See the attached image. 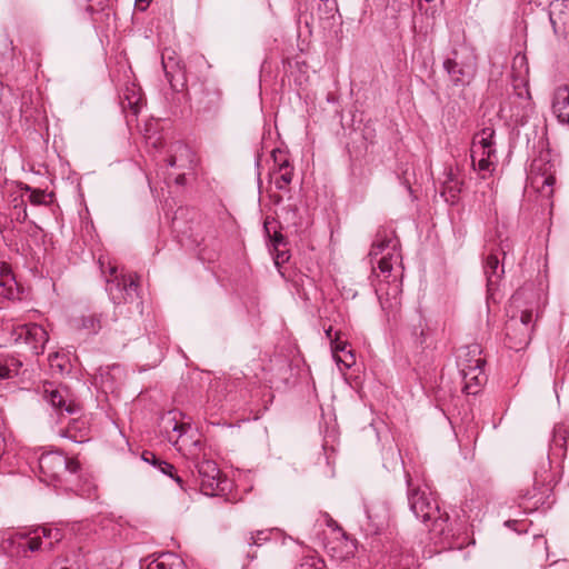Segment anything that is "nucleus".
Here are the masks:
<instances>
[{
	"label": "nucleus",
	"instance_id": "obj_1",
	"mask_svg": "<svg viewBox=\"0 0 569 569\" xmlns=\"http://www.w3.org/2000/svg\"><path fill=\"white\" fill-rule=\"evenodd\" d=\"M40 479L48 483H74L78 496L87 499L96 497L97 486L87 475L82 473L80 462L67 457L60 450L43 452L38 460Z\"/></svg>",
	"mask_w": 569,
	"mask_h": 569
},
{
	"label": "nucleus",
	"instance_id": "obj_2",
	"mask_svg": "<svg viewBox=\"0 0 569 569\" xmlns=\"http://www.w3.org/2000/svg\"><path fill=\"white\" fill-rule=\"evenodd\" d=\"M405 478L410 510L423 523H428L440 510L433 493L425 481L413 478L408 471Z\"/></svg>",
	"mask_w": 569,
	"mask_h": 569
},
{
	"label": "nucleus",
	"instance_id": "obj_3",
	"mask_svg": "<svg viewBox=\"0 0 569 569\" xmlns=\"http://www.w3.org/2000/svg\"><path fill=\"white\" fill-rule=\"evenodd\" d=\"M1 331L8 333V342L24 345L34 356L43 353L44 347L49 340L47 330L38 323L2 321Z\"/></svg>",
	"mask_w": 569,
	"mask_h": 569
},
{
	"label": "nucleus",
	"instance_id": "obj_4",
	"mask_svg": "<svg viewBox=\"0 0 569 569\" xmlns=\"http://www.w3.org/2000/svg\"><path fill=\"white\" fill-rule=\"evenodd\" d=\"M500 112L505 113L515 124L523 126L528 121L533 112V102L528 83L523 78L513 80V92L500 106Z\"/></svg>",
	"mask_w": 569,
	"mask_h": 569
},
{
	"label": "nucleus",
	"instance_id": "obj_5",
	"mask_svg": "<svg viewBox=\"0 0 569 569\" xmlns=\"http://www.w3.org/2000/svg\"><path fill=\"white\" fill-rule=\"evenodd\" d=\"M187 94L193 102L197 114L203 120H212L219 114L222 107V92L213 83L208 81L193 83Z\"/></svg>",
	"mask_w": 569,
	"mask_h": 569
},
{
	"label": "nucleus",
	"instance_id": "obj_6",
	"mask_svg": "<svg viewBox=\"0 0 569 569\" xmlns=\"http://www.w3.org/2000/svg\"><path fill=\"white\" fill-rule=\"evenodd\" d=\"M106 290L114 305L130 303L138 298L139 277L134 273H118L117 267L109 268Z\"/></svg>",
	"mask_w": 569,
	"mask_h": 569
},
{
	"label": "nucleus",
	"instance_id": "obj_7",
	"mask_svg": "<svg viewBox=\"0 0 569 569\" xmlns=\"http://www.w3.org/2000/svg\"><path fill=\"white\" fill-rule=\"evenodd\" d=\"M376 293L378 296L381 309L386 316L388 322L397 321L401 311V281L399 280V274L391 273L390 278H386L380 280L378 287L376 288Z\"/></svg>",
	"mask_w": 569,
	"mask_h": 569
},
{
	"label": "nucleus",
	"instance_id": "obj_8",
	"mask_svg": "<svg viewBox=\"0 0 569 569\" xmlns=\"http://www.w3.org/2000/svg\"><path fill=\"white\" fill-rule=\"evenodd\" d=\"M452 57L443 61V69L447 71L451 83L455 87H467L473 80L477 72V58L472 52H451Z\"/></svg>",
	"mask_w": 569,
	"mask_h": 569
},
{
	"label": "nucleus",
	"instance_id": "obj_9",
	"mask_svg": "<svg viewBox=\"0 0 569 569\" xmlns=\"http://www.w3.org/2000/svg\"><path fill=\"white\" fill-rule=\"evenodd\" d=\"M398 239L393 231L379 230L376 234V239L371 246L369 256L375 258L381 254L385 250L387 253L378 261V269L380 274L386 278H390L393 271V263L398 262L400 254L397 252Z\"/></svg>",
	"mask_w": 569,
	"mask_h": 569
},
{
	"label": "nucleus",
	"instance_id": "obj_10",
	"mask_svg": "<svg viewBox=\"0 0 569 569\" xmlns=\"http://www.w3.org/2000/svg\"><path fill=\"white\" fill-rule=\"evenodd\" d=\"M430 538L436 542L442 545L443 548H461L465 539L460 541V529L456 528L450 522L449 515L446 511L439 510V513L426 523Z\"/></svg>",
	"mask_w": 569,
	"mask_h": 569
},
{
	"label": "nucleus",
	"instance_id": "obj_11",
	"mask_svg": "<svg viewBox=\"0 0 569 569\" xmlns=\"http://www.w3.org/2000/svg\"><path fill=\"white\" fill-rule=\"evenodd\" d=\"M43 398L58 412L76 415L81 412L82 408L74 393L64 385L46 382L42 390Z\"/></svg>",
	"mask_w": 569,
	"mask_h": 569
},
{
	"label": "nucleus",
	"instance_id": "obj_12",
	"mask_svg": "<svg viewBox=\"0 0 569 569\" xmlns=\"http://www.w3.org/2000/svg\"><path fill=\"white\" fill-rule=\"evenodd\" d=\"M22 541L21 547H27L30 551L52 550L54 545L63 538V532L58 528L38 527L32 532L19 533L17 536Z\"/></svg>",
	"mask_w": 569,
	"mask_h": 569
},
{
	"label": "nucleus",
	"instance_id": "obj_13",
	"mask_svg": "<svg viewBox=\"0 0 569 569\" xmlns=\"http://www.w3.org/2000/svg\"><path fill=\"white\" fill-rule=\"evenodd\" d=\"M161 64L172 90L183 91L187 88V76L176 51L166 48L161 54Z\"/></svg>",
	"mask_w": 569,
	"mask_h": 569
},
{
	"label": "nucleus",
	"instance_id": "obj_14",
	"mask_svg": "<svg viewBox=\"0 0 569 569\" xmlns=\"http://www.w3.org/2000/svg\"><path fill=\"white\" fill-rule=\"evenodd\" d=\"M194 460L202 491L208 496H216L222 491L224 488L221 487V471L218 465L213 460L204 458L199 460L198 457H194Z\"/></svg>",
	"mask_w": 569,
	"mask_h": 569
},
{
	"label": "nucleus",
	"instance_id": "obj_15",
	"mask_svg": "<svg viewBox=\"0 0 569 569\" xmlns=\"http://www.w3.org/2000/svg\"><path fill=\"white\" fill-rule=\"evenodd\" d=\"M551 493L552 489L549 485L535 483L531 489H527L523 493H520V507L526 511L550 508L553 502L550 501Z\"/></svg>",
	"mask_w": 569,
	"mask_h": 569
},
{
	"label": "nucleus",
	"instance_id": "obj_16",
	"mask_svg": "<svg viewBox=\"0 0 569 569\" xmlns=\"http://www.w3.org/2000/svg\"><path fill=\"white\" fill-rule=\"evenodd\" d=\"M500 251L506 254L502 248L492 250L485 259L483 272L487 279V299H495V293L505 273L503 264H500Z\"/></svg>",
	"mask_w": 569,
	"mask_h": 569
},
{
	"label": "nucleus",
	"instance_id": "obj_17",
	"mask_svg": "<svg viewBox=\"0 0 569 569\" xmlns=\"http://www.w3.org/2000/svg\"><path fill=\"white\" fill-rule=\"evenodd\" d=\"M163 161L168 167L176 168L181 171L191 170L194 163V153L186 143L174 141L170 143L166 151Z\"/></svg>",
	"mask_w": 569,
	"mask_h": 569
},
{
	"label": "nucleus",
	"instance_id": "obj_18",
	"mask_svg": "<svg viewBox=\"0 0 569 569\" xmlns=\"http://www.w3.org/2000/svg\"><path fill=\"white\" fill-rule=\"evenodd\" d=\"M495 138L496 130L491 124L483 127L473 134L470 150L472 168L476 166V158L478 154L483 153L487 156H497Z\"/></svg>",
	"mask_w": 569,
	"mask_h": 569
},
{
	"label": "nucleus",
	"instance_id": "obj_19",
	"mask_svg": "<svg viewBox=\"0 0 569 569\" xmlns=\"http://www.w3.org/2000/svg\"><path fill=\"white\" fill-rule=\"evenodd\" d=\"M532 335L530 327L516 318H510L506 323V341L510 349L519 351L526 348L530 343Z\"/></svg>",
	"mask_w": 569,
	"mask_h": 569
},
{
	"label": "nucleus",
	"instance_id": "obj_20",
	"mask_svg": "<svg viewBox=\"0 0 569 569\" xmlns=\"http://www.w3.org/2000/svg\"><path fill=\"white\" fill-rule=\"evenodd\" d=\"M481 353L482 349L478 343L460 347L456 356L459 372L483 368L486 360Z\"/></svg>",
	"mask_w": 569,
	"mask_h": 569
},
{
	"label": "nucleus",
	"instance_id": "obj_21",
	"mask_svg": "<svg viewBox=\"0 0 569 569\" xmlns=\"http://www.w3.org/2000/svg\"><path fill=\"white\" fill-rule=\"evenodd\" d=\"M549 20L556 34H566L569 31V0L551 1Z\"/></svg>",
	"mask_w": 569,
	"mask_h": 569
},
{
	"label": "nucleus",
	"instance_id": "obj_22",
	"mask_svg": "<svg viewBox=\"0 0 569 569\" xmlns=\"http://www.w3.org/2000/svg\"><path fill=\"white\" fill-rule=\"evenodd\" d=\"M0 298L6 300L20 298V287L11 267L2 261H0Z\"/></svg>",
	"mask_w": 569,
	"mask_h": 569
},
{
	"label": "nucleus",
	"instance_id": "obj_23",
	"mask_svg": "<svg viewBox=\"0 0 569 569\" xmlns=\"http://www.w3.org/2000/svg\"><path fill=\"white\" fill-rule=\"evenodd\" d=\"M340 537L328 543L331 556L338 560H346L355 556L357 551V541L348 537L346 532L339 528Z\"/></svg>",
	"mask_w": 569,
	"mask_h": 569
},
{
	"label": "nucleus",
	"instance_id": "obj_24",
	"mask_svg": "<svg viewBox=\"0 0 569 569\" xmlns=\"http://www.w3.org/2000/svg\"><path fill=\"white\" fill-rule=\"evenodd\" d=\"M123 378V369L120 365H112L99 368L96 380H99L101 388L108 392L118 389Z\"/></svg>",
	"mask_w": 569,
	"mask_h": 569
},
{
	"label": "nucleus",
	"instance_id": "obj_25",
	"mask_svg": "<svg viewBox=\"0 0 569 569\" xmlns=\"http://www.w3.org/2000/svg\"><path fill=\"white\" fill-rule=\"evenodd\" d=\"M89 433L90 428L84 418L71 419L64 428L59 430L61 437L68 438L77 443L89 440Z\"/></svg>",
	"mask_w": 569,
	"mask_h": 569
},
{
	"label": "nucleus",
	"instance_id": "obj_26",
	"mask_svg": "<svg viewBox=\"0 0 569 569\" xmlns=\"http://www.w3.org/2000/svg\"><path fill=\"white\" fill-rule=\"evenodd\" d=\"M552 112L562 124L569 127V87H559L553 94Z\"/></svg>",
	"mask_w": 569,
	"mask_h": 569
},
{
	"label": "nucleus",
	"instance_id": "obj_27",
	"mask_svg": "<svg viewBox=\"0 0 569 569\" xmlns=\"http://www.w3.org/2000/svg\"><path fill=\"white\" fill-rule=\"evenodd\" d=\"M462 391L467 395H477L487 380L483 368L460 372Z\"/></svg>",
	"mask_w": 569,
	"mask_h": 569
},
{
	"label": "nucleus",
	"instance_id": "obj_28",
	"mask_svg": "<svg viewBox=\"0 0 569 569\" xmlns=\"http://www.w3.org/2000/svg\"><path fill=\"white\" fill-rule=\"evenodd\" d=\"M542 161L541 160H533L530 167V171L532 174V183L537 186L538 189H540L542 192L545 191V188H548V191L545 192L546 196L550 197L553 192L552 186L556 182V178L552 173L542 172L539 173L541 170Z\"/></svg>",
	"mask_w": 569,
	"mask_h": 569
},
{
	"label": "nucleus",
	"instance_id": "obj_29",
	"mask_svg": "<svg viewBox=\"0 0 569 569\" xmlns=\"http://www.w3.org/2000/svg\"><path fill=\"white\" fill-rule=\"evenodd\" d=\"M569 438V427L566 423H557L553 428L550 450L557 457H565L567 452V441Z\"/></svg>",
	"mask_w": 569,
	"mask_h": 569
},
{
	"label": "nucleus",
	"instance_id": "obj_30",
	"mask_svg": "<svg viewBox=\"0 0 569 569\" xmlns=\"http://www.w3.org/2000/svg\"><path fill=\"white\" fill-rule=\"evenodd\" d=\"M340 332H335V339H331V350L335 359L342 362L347 368H350L355 362V356L351 350H347L348 343L341 340Z\"/></svg>",
	"mask_w": 569,
	"mask_h": 569
},
{
	"label": "nucleus",
	"instance_id": "obj_31",
	"mask_svg": "<svg viewBox=\"0 0 569 569\" xmlns=\"http://www.w3.org/2000/svg\"><path fill=\"white\" fill-rule=\"evenodd\" d=\"M146 569H187L181 557L173 552H164L147 565Z\"/></svg>",
	"mask_w": 569,
	"mask_h": 569
},
{
	"label": "nucleus",
	"instance_id": "obj_32",
	"mask_svg": "<svg viewBox=\"0 0 569 569\" xmlns=\"http://www.w3.org/2000/svg\"><path fill=\"white\" fill-rule=\"evenodd\" d=\"M122 108H130L133 114H138L142 102L141 89L134 83L126 86L122 96L120 97Z\"/></svg>",
	"mask_w": 569,
	"mask_h": 569
},
{
	"label": "nucleus",
	"instance_id": "obj_33",
	"mask_svg": "<svg viewBox=\"0 0 569 569\" xmlns=\"http://www.w3.org/2000/svg\"><path fill=\"white\" fill-rule=\"evenodd\" d=\"M80 328L89 333L97 335L108 322L107 317L102 312H88L79 319Z\"/></svg>",
	"mask_w": 569,
	"mask_h": 569
},
{
	"label": "nucleus",
	"instance_id": "obj_34",
	"mask_svg": "<svg viewBox=\"0 0 569 569\" xmlns=\"http://www.w3.org/2000/svg\"><path fill=\"white\" fill-rule=\"evenodd\" d=\"M510 318L522 321L523 325L530 327V331L535 332L536 322L539 318V305L537 301H530L528 306L522 308L519 313H513Z\"/></svg>",
	"mask_w": 569,
	"mask_h": 569
},
{
	"label": "nucleus",
	"instance_id": "obj_35",
	"mask_svg": "<svg viewBox=\"0 0 569 569\" xmlns=\"http://www.w3.org/2000/svg\"><path fill=\"white\" fill-rule=\"evenodd\" d=\"M463 182L456 179L452 173L448 176V179L443 183L441 196L445 198V200L450 203L455 204L458 199L459 194L462 191Z\"/></svg>",
	"mask_w": 569,
	"mask_h": 569
},
{
	"label": "nucleus",
	"instance_id": "obj_36",
	"mask_svg": "<svg viewBox=\"0 0 569 569\" xmlns=\"http://www.w3.org/2000/svg\"><path fill=\"white\" fill-rule=\"evenodd\" d=\"M20 189L23 192L29 193L28 201L32 206H49L52 201L51 198L53 197V194L47 193L44 190L32 188L26 183H22Z\"/></svg>",
	"mask_w": 569,
	"mask_h": 569
},
{
	"label": "nucleus",
	"instance_id": "obj_37",
	"mask_svg": "<svg viewBox=\"0 0 569 569\" xmlns=\"http://www.w3.org/2000/svg\"><path fill=\"white\" fill-rule=\"evenodd\" d=\"M479 156L480 158L473 169L478 170L482 179H486L487 176L491 174V172L495 170V161L497 156H487L483 153H480Z\"/></svg>",
	"mask_w": 569,
	"mask_h": 569
},
{
	"label": "nucleus",
	"instance_id": "obj_38",
	"mask_svg": "<svg viewBox=\"0 0 569 569\" xmlns=\"http://www.w3.org/2000/svg\"><path fill=\"white\" fill-rule=\"evenodd\" d=\"M271 158L273 160V169L276 171H283L293 169L292 164L290 163L288 153L282 149H274L271 152Z\"/></svg>",
	"mask_w": 569,
	"mask_h": 569
},
{
	"label": "nucleus",
	"instance_id": "obj_39",
	"mask_svg": "<svg viewBox=\"0 0 569 569\" xmlns=\"http://www.w3.org/2000/svg\"><path fill=\"white\" fill-rule=\"evenodd\" d=\"M271 174L274 177V186L278 190L289 191V184L293 179V169L276 171L272 170Z\"/></svg>",
	"mask_w": 569,
	"mask_h": 569
},
{
	"label": "nucleus",
	"instance_id": "obj_40",
	"mask_svg": "<svg viewBox=\"0 0 569 569\" xmlns=\"http://www.w3.org/2000/svg\"><path fill=\"white\" fill-rule=\"evenodd\" d=\"M4 379H10L19 373L22 362L13 356H3Z\"/></svg>",
	"mask_w": 569,
	"mask_h": 569
},
{
	"label": "nucleus",
	"instance_id": "obj_41",
	"mask_svg": "<svg viewBox=\"0 0 569 569\" xmlns=\"http://www.w3.org/2000/svg\"><path fill=\"white\" fill-rule=\"evenodd\" d=\"M272 533H274V530H258L254 533L252 532L248 539V545L260 547L270 541Z\"/></svg>",
	"mask_w": 569,
	"mask_h": 569
},
{
	"label": "nucleus",
	"instance_id": "obj_42",
	"mask_svg": "<svg viewBox=\"0 0 569 569\" xmlns=\"http://www.w3.org/2000/svg\"><path fill=\"white\" fill-rule=\"evenodd\" d=\"M48 360L52 369L58 370L60 373L67 371L68 359L66 356L54 352L49 355Z\"/></svg>",
	"mask_w": 569,
	"mask_h": 569
},
{
	"label": "nucleus",
	"instance_id": "obj_43",
	"mask_svg": "<svg viewBox=\"0 0 569 569\" xmlns=\"http://www.w3.org/2000/svg\"><path fill=\"white\" fill-rule=\"evenodd\" d=\"M296 569H325L323 560L310 556L302 559Z\"/></svg>",
	"mask_w": 569,
	"mask_h": 569
},
{
	"label": "nucleus",
	"instance_id": "obj_44",
	"mask_svg": "<svg viewBox=\"0 0 569 569\" xmlns=\"http://www.w3.org/2000/svg\"><path fill=\"white\" fill-rule=\"evenodd\" d=\"M28 218L26 201L23 199L20 200L19 203L14 204L13 210L11 212V220H16L18 222H24Z\"/></svg>",
	"mask_w": 569,
	"mask_h": 569
},
{
	"label": "nucleus",
	"instance_id": "obj_45",
	"mask_svg": "<svg viewBox=\"0 0 569 569\" xmlns=\"http://www.w3.org/2000/svg\"><path fill=\"white\" fill-rule=\"evenodd\" d=\"M263 229L276 249L286 243V239L281 232L274 230L273 234L270 233L268 222H264Z\"/></svg>",
	"mask_w": 569,
	"mask_h": 569
},
{
	"label": "nucleus",
	"instance_id": "obj_46",
	"mask_svg": "<svg viewBox=\"0 0 569 569\" xmlns=\"http://www.w3.org/2000/svg\"><path fill=\"white\" fill-rule=\"evenodd\" d=\"M87 1H88V6H87L86 10L90 14H93V13L103 11L108 6L109 0H87Z\"/></svg>",
	"mask_w": 569,
	"mask_h": 569
},
{
	"label": "nucleus",
	"instance_id": "obj_47",
	"mask_svg": "<svg viewBox=\"0 0 569 569\" xmlns=\"http://www.w3.org/2000/svg\"><path fill=\"white\" fill-rule=\"evenodd\" d=\"M142 459L143 461L159 468V462H162L161 458H159L154 452L152 451H149V450H144L142 452Z\"/></svg>",
	"mask_w": 569,
	"mask_h": 569
},
{
	"label": "nucleus",
	"instance_id": "obj_48",
	"mask_svg": "<svg viewBox=\"0 0 569 569\" xmlns=\"http://www.w3.org/2000/svg\"><path fill=\"white\" fill-rule=\"evenodd\" d=\"M295 66L297 67V69L300 72V76H299V78H296V81H298L301 84L303 81L307 80L306 73H307L308 66H307L306 61H296Z\"/></svg>",
	"mask_w": 569,
	"mask_h": 569
},
{
	"label": "nucleus",
	"instance_id": "obj_49",
	"mask_svg": "<svg viewBox=\"0 0 569 569\" xmlns=\"http://www.w3.org/2000/svg\"><path fill=\"white\" fill-rule=\"evenodd\" d=\"M412 333L416 337L417 342H419L420 345L425 343L426 335H425V328L421 322H419L418 326L413 327Z\"/></svg>",
	"mask_w": 569,
	"mask_h": 569
},
{
	"label": "nucleus",
	"instance_id": "obj_50",
	"mask_svg": "<svg viewBox=\"0 0 569 569\" xmlns=\"http://www.w3.org/2000/svg\"><path fill=\"white\" fill-rule=\"evenodd\" d=\"M163 475H167L169 477H173V473L177 471L173 465L162 460V462H159L158 468Z\"/></svg>",
	"mask_w": 569,
	"mask_h": 569
},
{
	"label": "nucleus",
	"instance_id": "obj_51",
	"mask_svg": "<svg viewBox=\"0 0 569 569\" xmlns=\"http://www.w3.org/2000/svg\"><path fill=\"white\" fill-rule=\"evenodd\" d=\"M527 298L526 290H518L511 298L512 306L519 308L521 307L522 301Z\"/></svg>",
	"mask_w": 569,
	"mask_h": 569
},
{
	"label": "nucleus",
	"instance_id": "obj_52",
	"mask_svg": "<svg viewBox=\"0 0 569 569\" xmlns=\"http://www.w3.org/2000/svg\"><path fill=\"white\" fill-rule=\"evenodd\" d=\"M7 439L4 437L2 428L0 427V459L7 452Z\"/></svg>",
	"mask_w": 569,
	"mask_h": 569
},
{
	"label": "nucleus",
	"instance_id": "obj_53",
	"mask_svg": "<svg viewBox=\"0 0 569 569\" xmlns=\"http://www.w3.org/2000/svg\"><path fill=\"white\" fill-rule=\"evenodd\" d=\"M517 66H519L520 68L523 67V66H527V59H526L525 56L517 54L513 58L512 67L516 68Z\"/></svg>",
	"mask_w": 569,
	"mask_h": 569
},
{
	"label": "nucleus",
	"instance_id": "obj_54",
	"mask_svg": "<svg viewBox=\"0 0 569 569\" xmlns=\"http://www.w3.org/2000/svg\"><path fill=\"white\" fill-rule=\"evenodd\" d=\"M184 430H186V425L184 423H179L177 421L173 422L172 431L178 433V438L182 437Z\"/></svg>",
	"mask_w": 569,
	"mask_h": 569
},
{
	"label": "nucleus",
	"instance_id": "obj_55",
	"mask_svg": "<svg viewBox=\"0 0 569 569\" xmlns=\"http://www.w3.org/2000/svg\"><path fill=\"white\" fill-rule=\"evenodd\" d=\"M152 0H136V6L139 10L144 11Z\"/></svg>",
	"mask_w": 569,
	"mask_h": 569
},
{
	"label": "nucleus",
	"instance_id": "obj_56",
	"mask_svg": "<svg viewBox=\"0 0 569 569\" xmlns=\"http://www.w3.org/2000/svg\"><path fill=\"white\" fill-rule=\"evenodd\" d=\"M170 478H171V479H173V480L177 482V485H178V486H179L183 491H186L184 481H183V479L178 475V472H177V471L173 473V477H170Z\"/></svg>",
	"mask_w": 569,
	"mask_h": 569
},
{
	"label": "nucleus",
	"instance_id": "obj_57",
	"mask_svg": "<svg viewBox=\"0 0 569 569\" xmlns=\"http://www.w3.org/2000/svg\"><path fill=\"white\" fill-rule=\"evenodd\" d=\"M176 183L179 184V186H184L186 184V181H187V178H186V172L182 171L181 173H179L177 177H176Z\"/></svg>",
	"mask_w": 569,
	"mask_h": 569
},
{
	"label": "nucleus",
	"instance_id": "obj_58",
	"mask_svg": "<svg viewBox=\"0 0 569 569\" xmlns=\"http://www.w3.org/2000/svg\"><path fill=\"white\" fill-rule=\"evenodd\" d=\"M325 333H326L327 339H329L330 342H331V339H335V333H333V329L331 326L325 330Z\"/></svg>",
	"mask_w": 569,
	"mask_h": 569
},
{
	"label": "nucleus",
	"instance_id": "obj_59",
	"mask_svg": "<svg viewBox=\"0 0 569 569\" xmlns=\"http://www.w3.org/2000/svg\"><path fill=\"white\" fill-rule=\"evenodd\" d=\"M271 200L274 204H280L282 201V197L280 194H272Z\"/></svg>",
	"mask_w": 569,
	"mask_h": 569
},
{
	"label": "nucleus",
	"instance_id": "obj_60",
	"mask_svg": "<svg viewBox=\"0 0 569 569\" xmlns=\"http://www.w3.org/2000/svg\"><path fill=\"white\" fill-rule=\"evenodd\" d=\"M3 356H0V379H4Z\"/></svg>",
	"mask_w": 569,
	"mask_h": 569
},
{
	"label": "nucleus",
	"instance_id": "obj_61",
	"mask_svg": "<svg viewBox=\"0 0 569 569\" xmlns=\"http://www.w3.org/2000/svg\"><path fill=\"white\" fill-rule=\"evenodd\" d=\"M436 12H437L436 7H433V8L430 7V8L425 9L426 14L433 16Z\"/></svg>",
	"mask_w": 569,
	"mask_h": 569
},
{
	"label": "nucleus",
	"instance_id": "obj_62",
	"mask_svg": "<svg viewBox=\"0 0 569 569\" xmlns=\"http://www.w3.org/2000/svg\"><path fill=\"white\" fill-rule=\"evenodd\" d=\"M536 539L539 540V541H542L543 543H546V540L543 539V537L536 536Z\"/></svg>",
	"mask_w": 569,
	"mask_h": 569
},
{
	"label": "nucleus",
	"instance_id": "obj_63",
	"mask_svg": "<svg viewBox=\"0 0 569 569\" xmlns=\"http://www.w3.org/2000/svg\"><path fill=\"white\" fill-rule=\"evenodd\" d=\"M193 446H194V447H199V446H201V442H200L199 440H196V441L193 442Z\"/></svg>",
	"mask_w": 569,
	"mask_h": 569
},
{
	"label": "nucleus",
	"instance_id": "obj_64",
	"mask_svg": "<svg viewBox=\"0 0 569 569\" xmlns=\"http://www.w3.org/2000/svg\"><path fill=\"white\" fill-rule=\"evenodd\" d=\"M516 523H517V521H507L508 527H511V525H516Z\"/></svg>",
	"mask_w": 569,
	"mask_h": 569
}]
</instances>
